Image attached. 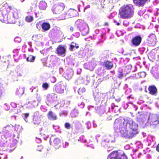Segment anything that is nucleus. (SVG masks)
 Here are the masks:
<instances>
[{"label": "nucleus", "mask_w": 159, "mask_h": 159, "mask_svg": "<svg viewBox=\"0 0 159 159\" xmlns=\"http://www.w3.org/2000/svg\"><path fill=\"white\" fill-rule=\"evenodd\" d=\"M134 8L133 5H124L119 10V16L123 19H128L132 17L134 14Z\"/></svg>", "instance_id": "1"}, {"label": "nucleus", "mask_w": 159, "mask_h": 159, "mask_svg": "<svg viewBox=\"0 0 159 159\" xmlns=\"http://www.w3.org/2000/svg\"><path fill=\"white\" fill-rule=\"evenodd\" d=\"M127 124L129 125V127L130 129L129 131L126 130L124 131V130H121L120 132L123 136L127 138H132L134 135L138 133V126L135 123H134L132 119H129L127 122Z\"/></svg>", "instance_id": "2"}, {"label": "nucleus", "mask_w": 159, "mask_h": 159, "mask_svg": "<svg viewBox=\"0 0 159 159\" xmlns=\"http://www.w3.org/2000/svg\"><path fill=\"white\" fill-rule=\"evenodd\" d=\"M75 24L83 35H86L88 33L89 27L83 20H78L76 22Z\"/></svg>", "instance_id": "3"}, {"label": "nucleus", "mask_w": 159, "mask_h": 159, "mask_svg": "<svg viewBox=\"0 0 159 159\" xmlns=\"http://www.w3.org/2000/svg\"><path fill=\"white\" fill-rule=\"evenodd\" d=\"M12 9L11 6H8L6 7H3L0 10V20L3 21L7 18L10 11Z\"/></svg>", "instance_id": "4"}, {"label": "nucleus", "mask_w": 159, "mask_h": 159, "mask_svg": "<svg viewBox=\"0 0 159 159\" xmlns=\"http://www.w3.org/2000/svg\"><path fill=\"white\" fill-rule=\"evenodd\" d=\"M65 6L64 3L60 2L54 5L52 7L53 12L57 14H61L64 10Z\"/></svg>", "instance_id": "5"}, {"label": "nucleus", "mask_w": 159, "mask_h": 159, "mask_svg": "<svg viewBox=\"0 0 159 159\" xmlns=\"http://www.w3.org/2000/svg\"><path fill=\"white\" fill-rule=\"evenodd\" d=\"M151 125L156 127L159 125V114L155 115L151 118Z\"/></svg>", "instance_id": "6"}, {"label": "nucleus", "mask_w": 159, "mask_h": 159, "mask_svg": "<svg viewBox=\"0 0 159 159\" xmlns=\"http://www.w3.org/2000/svg\"><path fill=\"white\" fill-rule=\"evenodd\" d=\"M66 48L64 46L59 45L56 49L57 53L59 55H65L66 52Z\"/></svg>", "instance_id": "7"}, {"label": "nucleus", "mask_w": 159, "mask_h": 159, "mask_svg": "<svg viewBox=\"0 0 159 159\" xmlns=\"http://www.w3.org/2000/svg\"><path fill=\"white\" fill-rule=\"evenodd\" d=\"M42 116L38 113H36L34 115L33 122L34 125L38 126L41 123L42 121Z\"/></svg>", "instance_id": "8"}, {"label": "nucleus", "mask_w": 159, "mask_h": 159, "mask_svg": "<svg viewBox=\"0 0 159 159\" xmlns=\"http://www.w3.org/2000/svg\"><path fill=\"white\" fill-rule=\"evenodd\" d=\"M156 40L155 35L154 34H152L148 36L147 40L148 43L151 46H153L156 43Z\"/></svg>", "instance_id": "9"}, {"label": "nucleus", "mask_w": 159, "mask_h": 159, "mask_svg": "<svg viewBox=\"0 0 159 159\" xmlns=\"http://www.w3.org/2000/svg\"><path fill=\"white\" fill-rule=\"evenodd\" d=\"M142 41V38L140 36L138 35L133 37L131 40V42L133 45L135 46L139 45Z\"/></svg>", "instance_id": "10"}, {"label": "nucleus", "mask_w": 159, "mask_h": 159, "mask_svg": "<svg viewBox=\"0 0 159 159\" xmlns=\"http://www.w3.org/2000/svg\"><path fill=\"white\" fill-rule=\"evenodd\" d=\"M148 0H133V2L135 5L139 7H143L144 6Z\"/></svg>", "instance_id": "11"}, {"label": "nucleus", "mask_w": 159, "mask_h": 159, "mask_svg": "<svg viewBox=\"0 0 159 159\" xmlns=\"http://www.w3.org/2000/svg\"><path fill=\"white\" fill-rule=\"evenodd\" d=\"M148 93L153 95H156L157 93V90L156 87L154 85H150L148 88Z\"/></svg>", "instance_id": "12"}, {"label": "nucleus", "mask_w": 159, "mask_h": 159, "mask_svg": "<svg viewBox=\"0 0 159 159\" xmlns=\"http://www.w3.org/2000/svg\"><path fill=\"white\" fill-rule=\"evenodd\" d=\"M120 150L114 151L109 154L107 158L118 159Z\"/></svg>", "instance_id": "13"}, {"label": "nucleus", "mask_w": 159, "mask_h": 159, "mask_svg": "<svg viewBox=\"0 0 159 159\" xmlns=\"http://www.w3.org/2000/svg\"><path fill=\"white\" fill-rule=\"evenodd\" d=\"M55 89L56 91L58 93H63L64 89L63 85L61 83H58L55 85Z\"/></svg>", "instance_id": "14"}, {"label": "nucleus", "mask_w": 159, "mask_h": 159, "mask_svg": "<svg viewBox=\"0 0 159 159\" xmlns=\"http://www.w3.org/2000/svg\"><path fill=\"white\" fill-rule=\"evenodd\" d=\"M61 143V142L60 140L57 138H56L53 140L52 145L55 149H57L60 147Z\"/></svg>", "instance_id": "15"}, {"label": "nucleus", "mask_w": 159, "mask_h": 159, "mask_svg": "<svg viewBox=\"0 0 159 159\" xmlns=\"http://www.w3.org/2000/svg\"><path fill=\"white\" fill-rule=\"evenodd\" d=\"M77 14V12L76 10L70 9L67 11L66 14L70 17H73L76 16Z\"/></svg>", "instance_id": "16"}, {"label": "nucleus", "mask_w": 159, "mask_h": 159, "mask_svg": "<svg viewBox=\"0 0 159 159\" xmlns=\"http://www.w3.org/2000/svg\"><path fill=\"white\" fill-rule=\"evenodd\" d=\"M103 66L106 69L109 70L111 69L113 67V64L112 61L107 60L104 62Z\"/></svg>", "instance_id": "17"}, {"label": "nucleus", "mask_w": 159, "mask_h": 159, "mask_svg": "<svg viewBox=\"0 0 159 159\" xmlns=\"http://www.w3.org/2000/svg\"><path fill=\"white\" fill-rule=\"evenodd\" d=\"M47 116L49 119L55 120L57 119V116L51 111H49Z\"/></svg>", "instance_id": "18"}, {"label": "nucleus", "mask_w": 159, "mask_h": 159, "mask_svg": "<svg viewBox=\"0 0 159 159\" xmlns=\"http://www.w3.org/2000/svg\"><path fill=\"white\" fill-rule=\"evenodd\" d=\"M42 29L45 31L48 30L50 28V24L47 22H43L41 25Z\"/></svg>", "instance_id": "19"}, {"label": "nucleus", "mask_w": 159, "mask_h": 159, "mask_svg": "<svg viewBox=\"0 0 159 159\" xmlns=\"http://www.w3.org/2000/svg\"><path fill=\"white\" fill-rule=\"evenodd\" d=\"M15 18L13 16H7V18L3 22L7 21V23L9 24H14L15 23Z\"/></svg>", "instance_id": "20"}, {"label": "nucleus", "mask_w": 159, "mask_h": 159, "mask_svg": "<svg viewBox=\"0 0 159 159\" xmlns=\"http://www.w3.org/2000/svg\"><path fill=\"white\" fill-rule=\"evenodd\" d=\"M47 7V4L45 2L43 1H41L39 5V9L42 10H44L46 9Z\"/></svg>", "instance_id": "21"}, {"label": "nucleus", "mask_w": 159, "mask_h": 159, "mask_svg": "<svg viewBox=\"0 0 159 159\" xmlns=\"http://www.w3.org/2000/svg\"><path fill=\"white\" fill-rule=\"evenodd\" d=\"M25 90L23 88H19L17 89L16 91V95L21 96L24 93Z\"/></svg>", "instance_id": "22"}, {"label": "nucleus", "mask_w": 159, "mask_h": 159, "mask_svg": "<svg viewBox=\"0 0 159 159\" xmlns=\"http://www.w3.org/2000/svg\"><path fill=\"white\" fill-rule=\"evenodd\" d=\"M12 128V126L7 125L4 127L3 131L5 133L7 134L11 131Z\"/></svg>", "instance_id": "23"}, {"label": "nucleus", "mask_w": 159, "mask_h": 159, "mask_svg": "<svg viewBox=\"0 0 159 159\" xmlns=\"http://www.w3.org/2000/svg\"><path fill=\"white\" fill-rule=\"evenodd\" d=\"M11 11L13 13V17L15 19H17L19 18V16L18 10L12 7V9Z\"/></svg>", "instance_id": "24"}, {"label": "nucleus", "mask_w": 159, "mask_h": 159, "mask_svg": "<svg viewBox=\"0 0 159 159\" xmlns=\"http://www.w3.org/2000/svg\"><path fill=\"white\" fill-rule=\"evenodd\" d=\"M118 159H127V157L123 151H120Z\"/></svg>", "instance_id": "25"}, {"label": "nucleus", "mask_w": 159, "mask_h": 159, "mask_svg": "<svg viewBox=\"0 0 159 159\" xmlns=\"http://www.w3.org/2000/svg\"><path fill=\"white\" fill-rule=\"evenodd\" d=\"M34 19L33 16H25V21L28 22H32Z\"/></svg>", "instance_id": "26"}, {"label": "nucleus", "mask_w": 159, "mask_h": 159, "mask_svg": "<svg viewBox=\"0 0 159 159\" xmlns=\"http://www.w3.org/2000/svg\"><path fill=\"white\" fill-rule=\"evenodd\" d=\"M35 59V57L33 55H30L27 58V61L30 62H34Z\"/></svg>", "instance_id": "27"}, {"label": "nucleus", "mask_w": 159, "mask_h": 159, "mask_svg": "<svg viewBox=\"0 0 159 159\" xmlns=\"http://www.w3.org/2000/svg\"><path fill=\"white\" fill-rule=\"evenodd\" d=\"M118 74V78L120 79H122L124 77V75L123 72L121 71H119Z\"/></svg>", "instance_id": "28"}, {"label": "nucleus", "mask_w": 159, "mask_h": 159, "mask_svg": "<svg viewBox=\"0 0 159 159\" xmlns=\"http://www.w3.org/2000/svg\"><path fill=\"white\" fill-rule=\"evenodd\" d=\"M85 91V89L84 88H80L78 91V92L80 95H81L83 93H84Z\"/></svg>", "instance_id": "29"}, {"label": "nucleus", "mask_w": 159, "mask_h": 159, "mask_svg": "<svg viewBox=\"0 0 159 159\" xmlns=\"http://www.w3.org/2000/svg\"><path fill=\"white\" fill-rule=\"evenodd\" d=\"M23 118L25 121H26V120L27 119V118L29 116V113H23Z\"/></svg>", "instance_id": "30"}, {"label": "nucleus", "mask_w": 159, "mask_h": 159, "mask_svg": "<svg viewBox=\"0 0 159 159\" xmlns=\"http://www.w3.org/2000/svg\"><path fill=\"white\" fill-rule=\"evenodd\" d=\"M42 86L43 88L46 90L48 88L49 85L47 83H45L43 84Z\"/></svg>", "instance_id": "31"}, {"label": "nucleus", "mask_w": 159, "mask_h": 159, "mask_svg": "<svg viewBox=\"0 0 159 159\" xmlns=\"http://www.w3.org/2000/svg\"><path fill=\"white\" fill-rule=\"evenodd\" d=\"M65 127L67 129H69L70 127V125L68 122H66L64 124Z\"/></svg>", "instance_id": "32"}, {"label": "nucleus", "mask_w": 159, "mask_h": 159, "mask_svg": "<svg viewBox=\"0 0 159 159\" xmlns=\"http://www.w3.org/2000/svg\"><path fill=\"white\" fill-rule=\"evenodd\" d=\"M35 15L36 17L37 18H40L41 17V16L40 15V14L39 12H35Z\"/></svg>", "instance_id": "33"}, {"label": "nucleus", "mask_w": 159, "mask_h": 159, "mask_svg": "<svg viewBox=\"0 0 159 159\" xmlns=\"http://www.w3.org/2000/svg\"><path fill=\"white\" fill-rule=\"evenodd\" d=\"M74 47H75V46L74 45H73L72 44H70V48H69V49H70V50L71 51H73V48Z\"/></svg>", "instance_id": "34"}, {"label": "nucleus", "mask_w": 159, "mask_h": 159, "mask_svg": "<svg viewBox=\"0 0 159 159\" xmlns=\"http://www.w3.org/2000/svg\"><path fill=\"white\" fill-rule=\"evenodd\" d=\"M43 148L42 146H38L36 150L37 151H41V150Z\"/></svg>", "instance_id": "35"}, {"label": "nucleus", "mask_w": 159, "mask_h": 159, "mask_svg": "<svg viewBox=\"0 0 159 159\" xmlns=\"http://www.w3.org/2000/svg\"><path fill=\"white\" fill-rule=\"evenodd\" d=\"M156 150L157 151L159 152V143L158 144L156 148Z\"/></svg>", "instance_id": "36"}, {"label": "nucleus", "mask_w": 159, "mask_h": 159, "mask_svg": "<svg viewBox=\"0 0 159 159\" xmlns=\"http://www.w3.org/2000/svg\"><path fill=\"white\" fill-rule=\"evenodd\" d=\"M70 30L71 32H73L74 30V27L72 26L70 27Z\"/></svg>", "instance_id": "37"}, {"label": "nucleus", "mask_w": 159, "mask_h": 159, "mask_svg": "<svg viewBox=\"0 0 159 159\" xmlns=\"http://www.w3.org/2000/svg\"><path fill=\"white\" fill-rule=\"evenodd\" d=\"M109 23L108 22H105L104 24H103V25L104 26H108L109 25Z\"/></svg>", "instance_id": "38"}, {"label": "nucleus", "mask_w": 159, "mask_h": 159, "mask_svg": "<svg viewBox=\"0 0 159 159\" xmlns=\"http://www.w3.org/2000/svg\"><path fill=\"white\" fill-rule=\"evenodd\" d=\"M75 46H74L76 48V49H78L79 48V46L78 45V44L75 43Z\"/></svg>", "instance_id": "39"}, {"label": "nucleus", "mask_w": 159, "mask_h": 159, "mask_svg": "<svg viewBox=\"0 0 159 159\" xmlns=\"http://www.w3.org/2000/svg\"><path fill=\"white\" fill-rule=\"evenodd\" d=\"M19 39L20 40V38H18V37H16V38L15 39H14V41H15V42H16L17 41V39Z\"/></svg>", "instance_id": "40"}, {"label": "nucleus", "mask_w": 159, "mask_h": 159, "mask_svg": "<svg viewBox=\"0 0 159 159\" xmlns=\"http://www.w3.org/2000/svg\"><path fill=\"white\" fill-rule=\"evenodd\" d=\"M57 0H51L50 2H54Z\"/></svg>", "instance_id": "41"}, {"label": "nucleus", "mask_w": 159, "mask_h": 159, "mask_svg": "<svg viewBox=\"0 0 159 159\" xmlns=\"http://www.w3.org/2000/svg\"><path fill=\"white\" fill-rule=\"evenodd\" d=\"M86 141H86V140L85 139V140H84V143H86Z\"/></svg>", "instance_id": "42"}, {"label": "nucleus", "mask_w": 159, "mask_h": 159, "mask_svg": "<svg viewBox=\"0 0 159 159\" xmlns=\"http://www.w3.org/2000/svg\"><path fill=\"white\" fill-rule=\"evenodd\" d=\"M116 25H120V23H117Z\"/></svg>", "instance_id": "43"}, {"label": "nucleus", "mask_w": 159, "mask_h": 159, "mask_svg": "<svg viewBox=\"0 0 159 159\" xmlns=\"http://www.w3.org/2000/svg\"><path fill=\"white\" fill-rule=\"evenodd\" d=\"M25 0H20L21 2H23Z\"/></svg>", "instance_id": "44"}, {"label": "nucleus", "mask_w": 159, "mask_h": 159, "mask_svg": "<svg viewBox=\"0 0 159 159\" xmlns=\"http://www.w3.org/2000/svg\"><path fill=\"white\" fill-rule=\"evenodd\" d=\"M39 25V24H36V26H37V25Z\"/></svg>", "instance_id": "45"}, {"label": "nucleus", "mask_w": 159, "mask_h": 159, "mask_svg": "<svg viewBox=\"0 0 159 159\" xmlns=\"http://www.w3.org/2000/svg\"><path fill=\"white\" fill-rule=\"evenodd\" d=\"M78 141H80V139H78Z\"/></svg>", "instance_id": "46"}, {"label": "nucleus", "mask_w": 159, "mask_h": 159, "mask_svg": "<svg viewBox=\"0 0 159 159\" xmlns=\"http://www.w3.org/2000/svg\"><path fill=\"white\" fill-rule=\"evenodd\" d=\"M74 42H73L71 43H74Z\"/></svg>", "instance_id": "47"}]
</instances>
